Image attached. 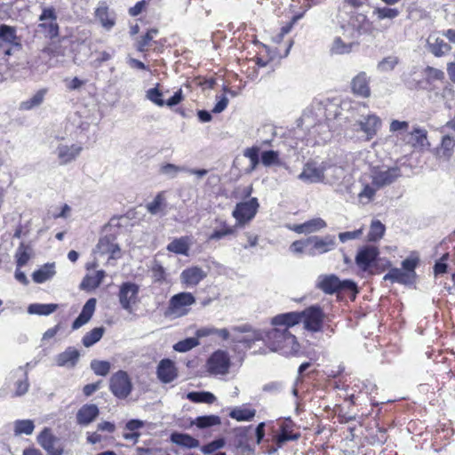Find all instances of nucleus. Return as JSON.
Segmentation results:
<instances>
[{
	"mask_svg": "<svg viewBox=\"0 0 455 455\" xmlns=\"http://www.w3.org/2000/svg\"><path fill=\"white\" fill-rule=\"evenodd\" d=\"M323 312L318 306H312L302 312H289L272 318V324L295 325L300 322L307 331H320L323 325Z\"/></svg>",
	"mask_w": 455,
	"mask_h": 455,
	"instance_id": "obj_1",
	"label": "nucleus"
},
{
	"mask_svg": "<svg viewBox=\"0 0 455 455\" xmlns=\"http://www.w3.org/2000/svg\"><path fill=\"white\" fill-rule=\"evenodd\" d=\"M275 328L265 331L266 343L271 350H283L285 353H294L299 348L296 337L289 331L293 325L273 324Z\"/></svg>",
	"mask_w": 455,
	"mask_h": 455,
	"instance_id": "obj_2",
	"label": "nucleus"
},
{
	"mask_svg": "<svg viewBox=\"0 0 455 455\" xmlns=\"http://www.w3.org/2000/svg\"><path fill=\"white\" fill-rule=\"evenodd\" d=\"M316 286L326 294L342 291L357 292V286L354 281L349 279L341 281L335 275H320Z\"/></svg>",
	"mask_w": 455,
	"mask_h": 455,
	"instance_id": "obj_3",
	"label": "nucleus"
},
{
	"mask_svg": "<svg viewBox=\"0 0 455 455\" xmlns=\"http://www.w3.org/2000/svg\"><path fill=\"white\" fill-rule=\"evenodd\" d=\"M231 366L230 356L225 350H216L206 361L207 371L211 375H227Z\"/></svg>",
	"mask_w": 455,
	"mask_h": 455,
	"instance_id": "obj_4",
	"label": "nucleus"
},
{
	"mask_svg": "<svg viewBox=\"0 0 455 455\" xmlns=\"http://www.w3.org/2000/svg\"><path fill=\"white\" fill-rule=\"evenodd\" d=\"M38 28L41 29L45 37L53 40L59 36L60 27L57 22V13L53 7H44L39 15Z\"/></svg>",
	"mask_w": 455,
	"mask_h": 455,
	"instance_id": "obj_5",
	"label": "nucleus"
},
{
	"mask_svg": "<svg viewBox=\"0 0 455 455\" xmlns=\"http://www.w3.org/2000/svg\"><path fill=\"white\" fill-rule=\"evenodd\" d=\"M335 246V236L331 235L324 236L312 235L307 238V254L309 256H315L331 251Z\"/></svg>",
	"mask_w": 455,
	"mask_h": 455,
	"instance_id": "obj_6",
	"label": "nucleus"
},
{
	"mask_svg": "<svg viewBox=\"0 0 455 455\" xmlns=\"http://www.w3.org/2000/svg\"><path fill=\"white\" fill-rule=\"evenodd\" d=\"M109 388L117 398H126L132 390V384L128 373L124 371L114 373L109 380Z\"/></svg>",
	"mask_w": 455,
	"mask_h": 455,
	"instance_id": "obj_7",
	"label": "nucleus"
},
{
	"mask_svg": "<svg viewBox=\"0 0 455 455\" xmlns=\"http://www.w3.org/2000/svg\"><path fill=\"white\" fill-rule=\"evenodd\" d=\"M140 286L135 283L125 282L120 285L118 299L121 307L129 313L132 312V307L139 302Z\"/></svg>",
	"mask_w": 455,
	"mask_h": 455,
	"instance_id": "obj_8",
	"label": "nucleus"
},
{
	"mask_svg": "<svg viewBox=\"0 0 455 455\" xmlns=\"http://www.w3.org/2000/svg\"><path fill=\"white\" fill-rule=\"evenodd\" d=\"M196 302L195 297L190 292H180L173 295L169 300L166 315L182 316L188 313L187 307Z\"/></svg>",
	"mask_w": 455,
	"mask_h": 455,
	"instance_id": "obj_9",
	"label": "nucleus"
},
{
	"mask_svg": "<svg viewBox=\"0 0 455 455\" xmlns=\"http://www.w3.org/2000/svg\"><path fill=\"white\" fill-rule=\"evenodd\" d=\"M259 207L258 199L252 197L248 201L238 203L232 215L236 220L238 225H244L255 217Z\"/></svg>",
	"mask_w": 455,
	"mask_h": 455,
	"instance_id": "obj_10",
	"label": "nucleus"
},
{
	"mask_svg": "<svg viewBox=\"0 0 455 455\" xmlns=\"http://www.w3.org/2000/svg\"><path fill=\"white\" fill-rule=\"evenodd\" d=\"M402 175L399 167L395 166L386 170L374 168L371 172V183L377 189L394 183Z\"/></svg>",
	"mask_w": 455,
	"mask_h": 455,
	"instance_id": "obj_11",
	"label": "nucleus"
},
{
	"mask_svg": "<svg viewBox=\"0 0 455 455\" xmlns=\"http://www.w3.org/2000/svg\"><path fill=\"white\" fill-rule=\"evenodd\" d=\"M323 162L319 164L315 161H308L303 165L298 179L307 184L323 183Z\"/></svg>",
	"mask_w": 455,
	"mask_h": 455,
	"instance_id": "obj_12",
	"label": "nucleus"
},
{
	"mask_svg": "<svg viewBox=\"0 0 455 455\" xmlns=\"http://www.w3.org/2000/svg\"><path fill=\"white\" fill-rule=\"evenodd\" d=\"M231 330L233 331L245 333V335L242 338H234L233 341L243 343L248 348H251L256 341L263 340L266 342L265 331L253 329L250 324L234 326L231 328Z\"/></svg>",
	"mask_w": 455,
	"mask_h": 455,
	"instance_id": "obj_13",
	"label": "nucleus"
},
{
	"mask_svg": "<svg viewBox=\"0 0 455 455\" xmlns=\"http://www.w3.org/2000/svg\"><path fill=\"white\" fill-rule=\"evenodd\" d=\"M323 184L331 186H339L347 178V171L339 165L323 162Z\"/></svg>",
	"mask_w": 455,
	"mask_h": 455,
	"instance_id": "obj_14",
	"label": "nucleus"
},
{
	"mask_svg": "<svg viewBox=\"0 0 455 455\" xmlns=\"http://www.w3.org/2000/svg\"><path fill=\"white\" fill-rule=\"evenodd\" d=\"M59 438L45 427L37 436L38 443L47 451L48 455H62L63 448L59 444Z\"/></svg>",
	"mask_w": 455,
	"mask_h": 455,
	"instance_id": "obj_15",
	"label": "nucleus"
},
{
	"mask_svg": "<svg viewBox=\"0 0 455 455\" xmlns=\"http://www.w3.org/2000/svg\"><path fill=\"white\" fill-rule=\"evenodd\" d=\"M379 250L373 245H366L360 248L355 256V263L363 271H367L376 260Z\"/></svg>",
	"mask_w": 455,
	"mask_h": 455,
	"instance_id": "obj_16",
	"label": "nucleus"
},
{
	"mask_svg": "<svg viewBox=\"0 0 455 455\" xmlns=\"http://www.w3.org/2000/svg\"><path fill=\"white\" fill-rule=\"evenodd\" d=\"M156 375L163 383H171L178 377V369L171 359H163L156 368Z\"/></svg>",
	"mask_w": 455,
	"mask_h": 455,
	"instance_id": "obj_17",
	"label": "nucleus"
},
{
	"mask_svg": "<svg viewBox=\"0 0 455 455\" xmlns=\"http://www.w3.org/2000/svg\"><path fill=\"white\" fill-rule=\"evenodd\" d=\"M206 275V272L202 267L194 266L181 272L180 281L187 287H195L204 280Z\"/></svg>",
	"mask_w": 455,
	"mask_h": 455,
	"instance_id": "obj_18",
	"label": "nucleus"
},
{
	"mask_svg": "<svg viewBox=\"0 0 455 455\" xmlns=\"http://www.w3.org/2000/svg\"><path fill=\"white\" fill-rule=\"evenodd\" d=\"M83 147L78 144H60L56 148V154L60 164H67L74 161L82 152Z\"/></svg>",
	"mask_w": 455,
	"mask_h": 455,
	"instance_id": "obj_19",
	"label": "nucleus"
},
{
	"mask_svg": "<svg viewBox=\"0 0 455 455\" xmlns=\"http://www.w3.org/2000/svg\"><path fill=\"white\" fill-rule=\"evenodd\" d=\"M381 124L380 118L373 114L368 115L357 123L360 130L366 134L368 140L377 134V132L381 127Z\"/></svg>",
	"mask_w": 455,
	"mask_h": 455,
	"instance_id": "obj_20",
	"label": "nucleus"
},
{
	"mask_svg": "<svg viewBox=\"0 0 455 455\" xmlns=\"http://www.w3.org/2000/svg\"><path fill=\"white\" fill-rule=\"evenodd\" d=\"M370 77L365 72H360L355 76L351 82L352 92L363 98H369L371 96L370 89Z\"/></svg>",
	"mask_w": 455,
	"mask_h": 455,
	"instance_id": "obj_21",
	"label": "nucleus"
},
{
	"mask_svg": "<svg viewBox=\"0 0 455 455\" xmlns=\"http://www.w3.org/2000/svg\"><path fill=\"white\" fill-rule=\"evenodd\" d=\"M100 410L96 404L87 403L83 405L76 413V422L81 426H87L93 422L99 416Z\"/></svg>",
	"mask_w": 455,
	"mask_h": 455,
	"instance_id": "obj_22",
	"label": "nucleus"
},
{
	"mask_svg": "<svg viewBox=\"0 0 455 455\" xmlns=\"http://www.w3.org/2000/svg\"><path fill=\"white\" fill-rule=\"evenodd\" d=\"M96 250L100 254H110L112 259L120 257V247L115 243V238L112 235L101 237L98 242Z\"/></svg>",
	"mask_w": 455,
	"mask_h": 455,
	"instance_id": "obj_23",
	"label": "nucleus"
},
{
	"mask_svg": "<svg viewBox=\"0 0 455 455\" xmlns=\"http://www.w3.org/2000/svg\"><path fill=\"white\" fill-rule=\"evenodd\" d=\"M79 357V351L73 347H68L56 356L55 361L60 367L73 368L77 363Z\"/></svg>",
	"mask_w": 455,
	"mask_h": 455,
	"instance_id": "obj_24",
	"label": "nucleus"
},
{
	"mask_svg": "<svg viewBox=\"0 0 455 455\" xmlns=\"http://www.w3.org/2000/svg\"><path fill=\"white\" fill-rule=\"evenodd\" d=\"M96 307V299L92 298L86 301L76 319L72 323V329L77 330L92 318Z\"/></svg>",
	"mask_w": 455,
	"mask_h": 455,
	"instance_id": "obj_25",
	"label": "nucleus"
},
{
	"mask_svg": "<svg viewBox=\"0 0 455 455\" xmlns=\"http://www.w3.org/2000/svg\"><path fill=\"white\" fill-rule=\"evenodd\" d=\"M407 143L418 150H424L430 146L427 140V132L425 129L416 127L409 134Z\"/></svg>",
	"mask_w": 455,
	"mask_h": 455,
	"instance_id": "obj_26",
	"label": "nucleus"
},
{
	"mask_svg": "<svg viewBox=\"0 0 455 455\" xmlns=\"http://www.w3.org/2000/svg\"><path fill=\"white\" fill-rule=\"evenodd\" d=\"M427 48L435 57H442L448 53L451 49L450 44L445 43L442 38L435 36H428L427 40Z\"/></svg>",
	"mask_w": 455,
	"mask_h": 455,
	"instance_id": "obj_27",
	"label": "nucleus"
},
{
	"mask_svg": "<svg viewBox=\"0 0 455 455\" xmlns=\"http://www.w3.org/2000/svg\"><path fill=\"white\" fill-rule=\"evenodd\" d=\"M10 45L20 47V39L16 35V28L9 25H0V46Z\"/></svg>",
	"mask_w": 455,
	"mask_h": 455,
	"instance_id": "obj_28",
	"label": "nucleus"
},
{
	"mask_svg": "<svg viewBox=\"0 0 455 455\" xmlns=\"http://www.w3.org/2000/svg\"><path fill=\"white\" fill-rule=\"evenodd\" d=\"M383 279L385 281H391L393 283H399L403 284H411L413 283L412 279V274L406 273L401 268L394 267L389 270L388 273H387Z\"/></svg>",
	"mask_w": 455,
	"mask_h": 455,
	"instance_id": "obj_29",
	"label": "nucleus"
},
{
	"mask_svg": "<svg viewBox=\"0 0 455 455\" xmlns=\"http://www.w3.org/2000/svg\"><path fill=\"white\" fill-rule=\"evenodd\" d=\"M170 439L173 443L188 449L197 448L200 445L199 441L188 434L174 432Z\"/></svg>",
	"mask_w": 455,
	"mask_h": 455,
	"instance_id": "obj_30",
	"label": "nucleus"
},
{
	"mask_svg": "<svg viewBox=\"0 0 455 455\" xmlns=\"http://www.w3.org/2000/svg\"><path fill=\"white\" fill-rule=\"evenodd\" d=\"M95 16L100 22L101 26L107 29L110 30L116 24V18L113 13L108 12V8L107 6H100L95 11Z\"/></svg>",
	"mask_w": 455,
	"mask_h": 455,
	"instance_id": "obj_31",
	"label": "nucleus"
},
{
	"mask_svg": "<svg viewBox=\"0 0 455 455\" xmlns=\"http://www.w3.org/2000/svg\"><path fill=\"white\" fill-rule=\"evenodd\" d=\"M55 274V264L47 263L32 274V279L36 283H43L50 280Z\"/></svg>",
	"mask_w": 455,
	"mask_h": 455,
	"instance_id": "obj_32",
	"label": "nucleus"
},
{
	"mask_svg": "<svg viewBox=\"0 0 455 455\" xmlns=\"http://www.w3.org/2000/svg\"><path fill=\"white\" fill-rule=\"evenodd\" d=\"M146 208L152 215H165L166 202L164 192L158 193L153 201L146 205Z\"/></svg>",
	"mask_w": 455,
	"mask_h": 455,
	"instance_id": "obj_33",
	"label": "nucleus"
},
{
	"mask_svg": "<svg viewBox=\"0 0 455 455\" xmlns=\"http://www.w3.org/2000/svg\"><path fill=\"white\" fill-rule=\"evenodd\" d=\"M167 250L176 254L188 255L189 251V243L187 236L174 239L167 245Z\"/></svg>",
	"mask_w": 455,
	"mask_h": 455,
	"instance_id": "obj_34",
	"label": "nucleus"
},
{
	"mask_svg": "<svg viewBox=\"0 0 455 455\" xmlns=\"http://www.w3.org/2000/svg\"><path fill=\"white\" fill-rule=\"evenodd\" d=\"M454 147V140L449 135L444 136L442 140L440 148H437V157L443 158L444 160H449L453 153Z\"/></svg>",
	"mask_w": 455,
	"mask_h": 455,
	"instance_id": "obj_35",
	"label": "nucleus"
},
{
	"mask_svg": "<svg viewBox=\"0 0 455 455\" xmlns=\"http://www.w3.org/2000/svg\"><path fill=\"white\" fill-rule=\"evenodd\" d=\"M104 277L105 272L103 270H99L92 275H86L83 279L80 287L84 290L95 289L100 286Z\"/></svg>",
	"mask_w": 455,
	"mask_h": 455,
	"instance_id": "obj_36",
	"label": "nucleus"
},
{
	"mask_svg": "<svg viewBox=\"0 0 455 455\" xmlns=\"http://www.w3.org/2000/svg\"><path fill=\"white\" fill-rule=\"evenodd\" d=\"M58 308V304H30L28 307V312L31 315H49L55 312Z\"/></svg>",
	"mask_w": 455,
	"mask_h": 455,
	"instance_id": "obj_37",
	"label": "nucleus"
},
{
	"mask_svg": "<svg viewBox=\"0 0 455 455\" xmlns=\"http://www.w3.org/2000/svg\"><path fill=\"white\" fill-rule=\"evenodd\" d=\"M373 16L376 17L378 20H394L399 16L400 11L397 8L391 7H376L372 12Z\"/></svg>",
	"mask_w": 455,
	"mask_h": 455,
	"instance_id": "obj_38",
	"label": "nucleus"
},
{
	"mask_svg": "<svg viewBox=\"0 0 455 455\" xmlns=\"http://www.w3.org/2000/svg\"><path fill=\"white\" fill-rule=\"evenodd\" d=\"M105 332L104 327H96L87 332L82 339V343L85 347H90L97 343L102 338Z\"/></svg>",
	"mask_w": 455,
	"mask_h": 455,
	"instance_id": "obj_39",
	"label": "nucleus"
},
{
	"mask_svg": "<svg viewBox=\"0 0 455 455\" xmlns=\"http://www.w3.org/2000/svg\"><path fill=\"white\" fill-rule=\"evenodd\" d=\"M35 425L31 419H19L14 422V435H29L33 433Z\"/></svg>",
	"mask_w": 455,
	"mask_h": 455,
	"instance_id": "obj_40",
	"label": "nucleus"
},
{
	"mask_svg": "<svg viewBox=\"0 0 455 455\" xmlns=\"http://www.w3.org/2000/svg\"><path fill=\"white\" fill-rule=\"evenodd\" d=\"M220 418L219 416L206 415L196 418V419L192 421V424L196 425L198 428L203 429L212 426L220 425Z\"/></svg>",
	"mask_w": 455,
	"mask_h": 455,
	"instance_id": "obj_41",
	"label": "nucleus"
},
{
	"mask_svg": "<svg viewBox=\"0 0 455 455\" xmlns=\"http://www.w3.org/2000/svg\"><path fill=\"white\" fill-rule=\"evenodd\" d=\"M400 60L397 56L389 55L381 60L377 65V70L380 73H387L395 69L399 64Z\"/></svg>",
	"mask_w": 455,
	"mask_h": 455,
	"instance_id": "obj_42",
	"label": "nucleus"
},
{
	"mask_svg": "<svg viewBox=\"0 0 455 455\" xmlns=\"http://www.w3.org/2000/svg\"><path fill=\"white\" fill-rule=\"evenodd\" d=\"M32 249L30 246L21 243L17 249L15 258L17 267H21L25 266L30 259Z\"/></svg>",
	"mask_w": 455,
	"mask_h": 455,
	"instance_id": "obj_43",
	"label": "nucleus"
},
{
	"mask_svg": "<svg viewBox=\"0 0 455 455\" xmlns=\"http://www.w3.org/2000/svg\"><path fill=\"white\" fill-rule=\"evenodd\" d=\"M187 397L194 403H212L216 400L215 395L210 392H190Z\"/></svg>",
	"mask_w": 455,
	"mask_h": 455,
	"instance_id": "obj_44",
	"label": "nucleus"
},
{
	"mask_svg": "<svg viewBox=\"0 0 455 455\" xmlns=\"http://www.w3.org/2000/svg\"><path fill=\"white\" fill-rule=\"evenodd\" d=\"M255 413V410L235 408L229 413V416L238 421H249L254 418Z\"/></svg>",
	"mask_w": 455,
	"mask_h": 455,
	"instance_id": "obj_45",
	"label": "nucleus"
},
{
	"mask_svg": "<svg viewBox=\"0 0 455 455\" xmlns=\"http://www.w3.org/2000/svg\"><path fill=\"white\" fill-rule=\"evenodd\" d=\"M45 92L44 90L38 91L30 99L21 102L20 108L23 110H29L33 108L38 107L44 100Z\"/></svg>",
	"mask_w": 455,
	"mask_h": 455,
	"instance_id": "obj_46",
	"label": "nucleus"
},
{
	"mask_svg": "<svg viewBox=\"0 0 455 455\" xmlns=\"http://www.w3.org/2000/svg\"><path fill=\"white\" fill-rule=\"evenodd\" d=\"M261 163L264 166L280 165L279 152L275 150H266L261 153Z\"/></svg>",
	"mask_w": 455,
	"mask_h": 455,
	"instance_id": "obj_47",
	"label": "nucleus"
},
{
	"mask_svg": "<svg viewBox=\"0 0 455 455\" xmlns=\"http://www.w3.org/2000/svg\"><path fill=\"white\" fill-rule=\"evenodd\" d=\"M221 228L215 229L210 235L209 240H220L223 237L233 235L235 232V227H231L226 224V222H220Z\"/></svg>",
	"mask_w": 455,
	"mask_h": 455,
	"instance_id": "obj_48",
	"label": "nucleus"
},
{
	"mask_svg": "<svg viewBox=\"0 0 455 455\" xmlns=\"http://www.w3.org/2000/svg\"><path fill=\"white\" fill-rule=\"evenodd\" d=\"M385 226L379 220H373L368 234L369 241H378L385 233Z\"/></svg>",
	"mask_w": 455,
	"mask_h": 455,
	"instance_id": "obj_49",
	"label": "nucleus"
},
{
	"mask_svg": "<svg viewBox=\"0 0 455 455\" xmlns=\"http://www.w3.org/2000/svg\"><path fill=\"white\" fill-rule=\"evenodd\" d=\"M199 345V341L196 338H187L183 340L177 342L173 346V349L178 352H188L192 348L197 347Z\"/></svg>",
	"mask_w": 455,
	"mask_h": 455,
	"instance_id": "obj_50",
	"label": "nucleus"
},
{
	"mask_svg": "<svg viewBox=\"0 0 455 455\" xmlns=\"http://www.w3.org/2000/svg\"><path fill=\"white\" fill-rule=\"evenodd\" d=\"M91 368L98 376H106L110 371V363L107 361L92 360Z\"/></svg>",
	"mask_w": 455,
	"mask_h": 455,
	"instance_id": "obj_51",
	"label": "nucleus"
},
{
	"mask_svg": "<svg viewBox=\"0 0 455 455\" xmlns=\"http://www.w3.org/2000/svg\"><path fill=\"white\" fill-rule=\"evenodd\" d=\"M185 171H187V167L178 166L173 164H165L160 167V173L172 179L175 178L179 172Z\"/></svg>",
	"mask_w": 455,
	"mask_h": 455,
	"instance_id": "obj_52",
	"label": "nucleus"
},
{
	"mask_svg": "<svg viewBox=\"0 0 455 455\" xmlns=\"http://www.w3.org/2000/svg\"><path fill=\"white\" fill-rule=\"evenodd\" d=\"M376 188L366 184L363 188L358 194L359 202L363 204L370 203L375 196Z\"/></svg>",
	"mask_w": 455,
	"mask_h": 455,
	"instance_id": "obj_53",
	"label": "nucleus"
},
{
	"mask_svg": "<svg viewBox=\"0 0 455 455\" xmlns=\"http://www.w3.org/2000/svg\"><path fill=\"white\" fill-rule=\"evenodd\" d=\"M307 233H314L326 228V222L321 218H315L305 222Z\"/></svg>",
	"mask_w": 455,
	"mask_h": 455,
	"instance_id": "obj_54",
	"label": "nucleus"
},
{
	"mask_svg": "<svg viewBox=\"0 0 455 455\" xmlns=\"http://www.w3.org/2000/svg\"><path fill=\"white\" fill-rule=\"evenodd\" d=\"M352 45L353 44H345L340 37H336L331 47V52L336 54L348 53L352 49Z\"/></svg>",
	"mask_w": 455,
	"mask_h": 455,
	"instance_id": "obj_55",
	"label": "nucleus"
},
{
	"mask_svg": "<svg viewBox=\"0 0 455 455\" xmlns=\"http://www.w3.org/2000/svg\"><path fill=\"white\" fill-rule=\"evenodd\" d=\"M162 96L163 93L158 90L157 87L148 90L146 93L147 99L159 107L165 105V101L162 99Z\"/></svg>",
	"mask_w": 455,
	"mask_h": 455,
	"instance_id": "obj_56",
	"label": "nucleus"
},
{
	"mask_svg": "<svg viewBox=\"0 0 455 455\" xmlns=\"http://www.w3.org/2000/svg\"><path fill=\"white\" fill-rule=\"evenodd\" d=\"M299 436V434H291L287 432L285 429H283L282 432L275 436L277 448H281L288 441L298 440Z\"/></svg>",
	"mask_w": 455,
	"mask_h": 455,
	"instance_id": "obj_57",
	"label": "nucleus"
},
{
	"mask_svg": "<svg viewBox=\"0 0 455 455\" xmlns=\"http://www.w3.org/2000/svg\"><path fill=\"white\" fill-rule=\"evenodd\" d=\"M151 271L152 278L155 283H163L165 280V270L159 262H154Z\"/></svg>",
	"mask_w": 455,
	"mask_h": 455,
	"instance_id": "obj_58",
	"label": "nucleus"
},
{
	"mask_svg": "<svg viewBox=\"0 0 455 455\" xmlns=\"http://www.w3.org/2000/svg\"><path fill=\"white\" fill-rule=\"evenodd\" d=\"M224 445H225L224 439L220 438V439L214 440V441L204 445L201 448V451L204 454H211V453L214 452L215 451L222 448Z\"/></svg>",
	"mask_w": 455,
	"mask_h": 455,
	"instance_id": "obj_59",
	"label": "nucleus"
},
{
	"mask_svg": "<svg viewBox=\"0 0 455 455\" xmlns=\"http://www.w3.org/2000/svg\"><path fill=\"white\" fill-rule=\"evenodd\" d=\"M417 264H418V260L415 259H411V258L405 259L402 262V267H403L402 269L403 271H405L406 273L412 274L413 280L415 279V276H416L415 268L417 267Z\"/></svg>",
	"mask_w": 455,
	"mask_h": 455,
	"instance_id": "obj_60",
	"label": "nucleus"
},
{
	"mask_svg": "<svg viewBox=\"0 0 455 455\" xmlns=\"http://www.w3.org/2000/svg\"><path fill=\"white\" fill-rule=\"evenodd\" d=\"M24 377L25 378L23 380H19L16 383V389H15L16 396H21V395H25L28 390L29 384L28 381V372L27 371H25Z\"/></svg>",
	"mask_w": 455,
	"mask_h": 455,
	"instance_id": "obj_61",
	"label": "nucleus"
},
{
	"mask_svg": "<svg viewBox=\"0 0 455 455\" xmlns=\"http://www.w3.org/2000/svg\"><path fill=\"white\" fill-rule=\"evenodd\" d=\"M362 234H363V229L360 228V229H357L355 231H347V232L339 233V238L340 242L345 243L348 240H354V239L359 238Z\"/></svg>",
	"mask_w": 455,
	"mask_h": 455,
	"instance_id": "obj_62",
	"label": "nucleus"
},
{
	"mask_svg": "<svg viewBox=\"0 0 455 455\" xmlns=\"http://www.w3.org/2000/svg\"><path fill=\"white\" fill-rule=\"evenodd\" d=\"M283 389V383L280 381H271L262 387V390L269 394H277Z\"/></svg>",
	"mask_w": 455,
	"mask_h": 455,
	"instance_id": "obj_63",
	"label": "nucleus"
},
{
	"mask_svg": "<svg viewBox=\"0 0 455 455\" xmlns=\"http://www.w3.org/2000/svg\"><path fill=\"white\" fill-rule=\"evenodd\" d=\"M290 249L294 253H306L307 254V238L293 242Z\"/></svg>",
	"mask_w": 455,
	"mask_h": 455,
	"instance_id": "obj_64",
	"label": "nucleus"
}]
</instances>
